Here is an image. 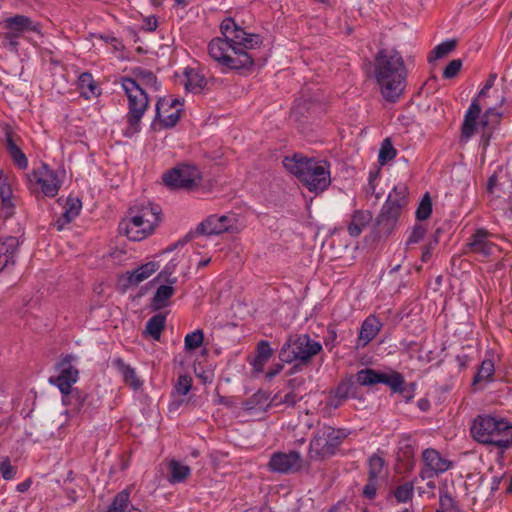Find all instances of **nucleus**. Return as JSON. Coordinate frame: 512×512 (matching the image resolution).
<instances>
[{"instance_id": "1", "label": "nucleus", "mask_w": 512, "mask_h": 512, "mask_svg": "<svg viewBox=\"0 0 512 512\" xmlns=\"http://www.w3.org/2000/svg\"><path fill=\"white\" fill-rule=\"evenodd\" d=\"M220 29L224 38H214L208 44L211 58L230 70L250 69L254 64V55L250 50L262 45V37L247 33L230 17L222 21Z\"/></svg>"}, {"instance_id": "2", "label": "nucleus", "mask_w": 512, "mask_h": 512, "mask_svg": "<svg viewBox=\"0 0 512 512\" xmlns=\"http://www.w3.org/2000/svg\"><path fill=\"white\" fill-rule=\"evenodd\" d=\"M374 77L382 97L397 102L406 88L407 68L403 56L394 48H382L374 57Z\"/></svg>"}, {"instance_id": "3", "label": "nucleus", "mask_w": 512, "mask_h": 512, "mask_svg": "<svg viewBox=\"0 0 512 512\" xmlns=\"http://www.w3.org/2000/svg\"><path fill=\"white\" fill-rule=\"evenodd\" d=\"M133 77H123L122 87L128 98V113L126 115L129 124L128 130L136 133L140 128V121L149 106V98L146 88L154 91L160 89V83L155 74L143 68H135Z\"/></svg>"}, {"instance_id": "4", "label": "nucleus", "mask_w": 512, "mask_h": 512, "mask_svg": "<svg viewBox=\"0 0 512 512\" xmlns=\"http://www.w3.org/2000/svg\"><path fill=\"white\" fill-rule=\"evenodd\" d=\"M282 163L310 192H323L331 184L329 164L326 161L296 153L291 157L286 156Z\"/></svg>"}, {"instance_id": "5", "label": "nucleus", "mask_w": 512, "mask_h": 512, "mask_svg": "<svg viewBox=\"0 0 512 512\" xmlns=\"http://www.w3.org/2000/svg\"><path fill=\"white\" fill-rule=\"evenodd\" d=\"M471 435L477 442L497 446L502 452L512 447V424L503 418L478 415L472 423Z\"/></svg>"}, {"instance_id": "6", "label": "nucleus", "mask_w": 512, "mask_h": 512, "mask_svg": "<svg viewBox=\"0 0 512 512\" xmlns=\"http://www.w3.org/2000/svg\"><path fill=\"white\" fill-rule=\"evenodd\" d=\"M130 218L119 223V232L129 240L141 241L152 234L161 222V208L155 204L129 209Z\"/></svg>"}, {"instance_id": "7", "label": "nucleus", "mask_w": 512, "mask_h": 512, "mask_svg": "<svg viewBox=\"0 0 512 512\" xmlns=\"http://www.w3.org/2000/svg\"><path fill=\"white\" fill-rule=\"evenodd\" d=\"M322 351V345L311 339L308 334H291L279 351V360L283 363L296 362L290 373L302 370L311 359Z\"/></svg>"}, {"instance_id": "8", "label": "nucleus", "mask_w": 512, "mask_h": 512, "mask_svg": "<svg viewBox=\"0 0 512 512\" xmlns=\"http://www.w3.org/2000/svg\"><path fill=\"white\" fill-rule=\"evenodd\" d=\"M408 194V188L403 183L396 185L389 193L376 219L377 229L381 235L387 236L394 230L402 209L408 204Z\"/></svg>"}, {"instance_id": "9", "label": "nucleus", "mask_w": 512, "mask_h": 512, "mask_svg": "<svg viewBox=\"0 0 512 512\" xmlns=\"http://www.w3.org/2000/svg\"><path fill=\"white\" fill-rule=\"evenodd\" d=\"M346 437L347 433L344 429L331 426L319 428L310 441L308 457L311 460H324L331 457Z\"/></svg>"}, {"instance_id": "10", "label": "nucleus", "mask_w": 512, "mask_h": 512, "mask_svg": "<svg viewBox=\"0 0 512 512\" xmlns=\"http://www.w3.org/2000/svg\"><path fill=\"white\" fill-rule=\"evenodd\" d=\"M162 179L172 189L192 190L201 184L202 174L197 166L182 163L164 173Z\"/></svg>"}, {"instance_id": "11", "label": "nucleus", "mask_w": 512, "mask_h": 512, "mask_svg": "<svg viewBox=\"0 0 512 512\" xmlns=\"http://www.w3.org/2000/svg\"><path fill=\"white\" fill-rule=\"evenodd\" d=\"M306 466L301 454L295 450H291L288 453L275 452L271 455L268 463L270 471L281 474L298 473Z\"/></svg>"}, {"instance_id": "12", "label": "nucleus", "mask_w": 512, "mask_h": 512, "mask_svg": "<svg viewBox=\"0 0 512 512\" xmlns=\"http://www.w3.org/2000/svg\"><path fill=\"white\" fill-rule=\"evenodd\" d=\"M237 230V219L235 214L228 215H210L203 220L196 228V234L220 235L225 232H234Z\"/></svg>"}, {"instance_id": "13", "label": "nucleus", "mask_w": 512, "mask_h": 512, "mask_svg": "<svg viewBox=\"0 0 512 512\" xmlns=\"http://www.w3.org/2000/svg\"><path fill=\"white\" fill-rule=\"evenodd\" d=\"M424 467L420 471V477L432 479L436 475L446 472L451 467V462L441 456V454L433 449L427 448L422 453Z\"/></svg>"}, {"instance_id": "14", "label": "nucleus", "mask_w": 512, "mask_h": 512, "mask_svg": "<svg viewBox=\"0 0 512 512\" xmlns=\"http://www.w3.org/2000/svg\"><path fill=\"white\" fill-rule=\"evenodd\" d=\"M174 271V265H167L157 276L158 279L164 278L168 284L160 285L152 299L153 307L156 310L165 308L169 305V299L174 295L173 284L177 282V277H171Z\"/></svg>"}, {"instance_id": "15", "label": "nucleus", "mask_w": 512, "mask_h": 512, "mask_svg": "<svg viewBox=\"0 0 512 512\" xmlns=\"http://www.w3.org/2000/svg\"><path fill=\"white\" fill-rule=\"evenodd\" d=\"M30 182L35 181L41 186V191L45 196L54 197L60 189V182L56 172L50 170L47 165L43 164L38 171H33L28 176Z\"/></svg>"}, {"instance_id": "16", "label": "nucleus", "mask_w": 512, "mask_h": 512, "mask_svg": "<svg viewBox=\"0 0 512 512\" xmlns=\"http://www.w3.org/2000/svg\"><path fill=\"white\" fill-rule=\"evenodd\" d=\"M73 358L74 357L71 355L64 357L59 363V366L61 367L60 374L55 378H50V383L56 385L60 392L73 389L72 385L75 384L79 378L78 369L71 365Z\"/></svg>"}, {"instance_id": "17", "label": "nucleus", "mask_w": 512, "mask_h": 512, "mask_svg": "<svg viewBox=\"0 0 512 512\" xmlns=\"http://www.w3.org/2000/svg\"><path fill=\"white\" fill-rule=\"evenodd\" d=\"M8 37H21L26 32H40V25L24 15H14L4 21Z\"/></svg>"}, {"instance_id": "18", "label": "nucleus", "mask_w": 512, "mask_h": 512, "mask_svg": "<svg viewBox=\"0 0 512 512\" xmlns=\"http://www.w3.org/2000/svg\"><path fill=\"white\" fill-rule=\"evenodd\" d=\"M489 236L490 233L486 229H477L467 243L469 251L482 257L493 255L495 250H498V246L488 240Z\"/></svg>"}, {"instance_id": "19", "label": "nucleus", "mask_w": 512, "mask_h": 512, "mask_svg": "<svg viewBox=\"0 0 512 512\" xmlns=\"http://www.w3.org/2000/svg\"><path fill=\"white\" fill-rule=\"evenodd\" d=\"M488 90H484V87L480 90L477 98L473 99L466 114L461 127V137L468 140L470 139L477 129V119L481 113V106L479 98L486 96Z\"/></svg>"}, {"instance_id": "20", "label": "nucleus", "mask_w": 512, "mask_h": 512, "mask_svg": "<svg viewBox=\"0 0 512 512\" xmlns=\"http://www.w3.org/2000/svg\"><path fill=\"white\" fill-rule=\"evenodd\" d=\"M5 142L7 152L12 159L13 163L19 169H26L28 167V159L18 145L20 138L16 136L10 126L4 128Z\"/></svg>"}, {"instance_id": "21", "label": "nucleus", "mask_w": 512, "mask_h": 512, "mask_svg": "<svg viewBox=\"0 0 512 512\" xmlns=\"http://www.w3.org/2000/svg\"><path fill=\"white\" fill-rule=\"evenodd\" d=\"M358 397V387L352 378L341 381L329 397V405L338 408L348 398Z\"/></svg>"}, {"instance_id": "22", "label": "nucleus", "mask_w": 512, "mask_h": 512, "mask_svg": "<svg viewBox=\"0 0 512 512\" xmlns=\"http://www.w3.org/2000/svg\"><path fill=\"white\" fill-rule=\"evenodd\" d=\"M18 247L19 240L16 237L8 236L0 239V272L14 267Z\"/></svg>"}, {"instance_id": "23", "label": "nucleus", "mask_w": 512, "mask_h": 512, "mask_svg": "<svg viewBox=\"0 0 512 512\" xmlns=\"http://www.w3.org/2000/svg\"><path fill=\"white\" fill-rule=\"evenodd\" d=\"M502 114L495 108H488L483 114L479 125L482 129L481 143L484 147L489 145L494 129L500 124Z\"/></svg>"}, {"instance_id": "24", "label": "nucleus", "mask_w": 512, "mask_h": 512, "mask_svg": "<svg viewBox=\"0 0 512 512\" xmlns=\"http://www.w3.org/2000/svg\"><path fill=\"white\" fill-rule=\"evenodd\" d=\"M381 327L382 323L376 316H368L361 325L357 340V348H363L370 343L380 332Z\"/></svg>"}, {"instance_id": "25", "label": "nucleus", "mask_w": 512, "mask_h": 512, "mask_svg": "<svg viewBox=\"0 0 512 512\" xmlns=\"http://www.w3.org/2000/svg\"><path fill=\"white\" fill-rule=\"evenodd\" d=\"M62 393V403L69 406L74 413L85 412L87 409V393L73 388Z\"/></svg>"}, {"instance_id": "26", "label": "nucleus", "mask_w": 512, "mask_h": 512, "mask_svg": "<svg viewBox=\"0 0 512 512\" xmlns=\"http://www.w3.org/2000/svg\"><path fill=\"white\" fill-rule=\"evenodd\" d=\"M0 198H1V207H0V215L8 218L13 214L14 205L11 201L12 198V189L10 184L8 183L7 177L0 171Z\"/></svg>"}, {"instance_id": "27", "label": "nucleus", "mask_w": 512, "mask_h": 512, "mask_svg": "<svg viewBox=\"0 0 512 512\" xmlns=\"http://www.w3.org/2000/svg\"><path fill=\"white\" fill-rule=\"evenodd\" d=\"M372 214L367 210H356L351 216V221L347 227L348 233L352 237L359 236L363 229L371 222Z\"/></svg>"}, {"instance_id": "28", "label": "nucleus", "mask_w": 512, "mask_h": 512, "mask_svg": "<svg viewBox=\"0 0 512 512\" xmlns=\"http://www.w3.org/2000/svg\"><path fill=\"white\" fill-rule=\"evenodd\" d=\"M113 366L122 374L125 384L137 390L142 382L136 375V371L130 365L126 364L122 358H116L112 361Z\"/></svg>"}, {"instance_id": "29", "label": "nucleus", "mask_w": 512, "mask_h": 512, "mask_svg": "<svg viewBox=\"0 0 512 512\" xmlns=\"http://www.w3.org/2000/svg\"><path fill=\"white\" fill-rule=\"evenodd\" d=\"M169 476L168 481L170 484H177L185 482L191 475V468L179 461L172 459L168 463Z\"/></svg>"}, {"instance_id": "30", "label": "nucleus", "mask_w": 512, "mask_h": 512, "mask_svg": "<svg viewBox=\"0 0 512 512\" xmlns=\"http://www.w3.org/2000/svg\"><path fill=\"white\" fill-rule=\"evenodd\" d=\"M158 269V264L155 262H148L134 269L131 272H127V281L130 285H138L142 281L149 278Z\"/></svg>"}, {"instance_id": "31", "label": "nucleus", "mask_w": 512, "mask_h": 512, "mask_svg": "<svg viewBox=\"0 0 512 512\" xmlns=\"http://www.w3.org/2000/svg\"><path fill=\"white\" fill-rule=\"evenodd\" d=\"M78 88L81 96L85 99H90L100 94V89L94 81L92 74L88 72H84L79 76Z\"/></svg>"}, {"instance_id": "32", "label": "nucleus", "mask_w": 512, "mask_h": 512, "mask_svg": "<svg viewBox=\"0 0 512 512\" xmlns=\"http://www.w3.org/2000/svg\"><path fill=\"white\" fill-rule=\"evenodd\" d=\"M81 207L82 204L79 199H67L65 211L56 222L58 230H61L65 224H68L75 219L79 215Z\"/></svg>"}, {"instance_id": "33", "label": "nucleus", "mask_w": 512, "mask_h": 512, "mask_svg": "<svg viewBox=\"0 0 512 512\" xmlns=\"http://www.w3.org/2000/svg\"><path fill=\"white\" fill-rule=\"evenodd\" d=\"M380 383L387 385L392 392L403 394L407 391L404 377L397 371L390 374L381 373Z\"/></svg>"}, {"instance_id": "34", "label": "nucleus", "mask_w": 512, "mask_h": 512, "mask_svg": "<svg viewBox=\"0 0 512 512\" xmlns=\"http://www.w3.org/2000/svg\"><path fill=\"white\" fill-rule=\"evenodd\" d=\"M185 89L192 93H200L205 88L206 78L194 69L185 71Z\"/></svg>"}, {"instance_id": "35", "label": "nucleus", "mask_w": 512, "mask_h": 512, "mask_svg": "<svg viewBox=\"0 0 512 512\" xmlns=\"http://www.w3.org/2000/svg\"><path fill=\"white\" fill-rule=\"evenodd\" d=\"M166 317L163 314L152 316L146 323L145 333L150 335L154 340H160L162 331L165 328Z\"/></svg>"}, {"instance_id": "36", "label": "nucleus", "mask_w": 512, "mask_h": 512, "mask_svg": "<svg viewBox=\"0 0 512 512\" xmlns=\"http://www.w3.org/2000/svg\"><path fill=\"white\" fill-rule=\"evenodd\" d=\"M168 105V101L166 99H159L157 104H156V119H158L161 124L163 125V127L165 128H171V127H174L177 122L179 121V118H180V110H176L174 112H172L171 114L163 117L162 115V108L164 106H167Z\"/></svg>"}, {"instance_id": "37", "label": "nucleus", "mask_w": 512, "mask_h": 512, "mask_svg": "<svg viewBox=\"0 0 512 512\" xmlns=\"http://www.w3.org/2000/svg\"><path fill=\"white\" fill-rule=\"evenodd\" d=\"M495 372L494 363L490 359H485L482 361L476 375L473 378L472 385L476 386L481 382H489L492 380Z\"/></svg>"}, {"instance_id": "38", "label": "nucleus", "mask_w": 512, "mask_h": 512, "mask_svg": "<svg viewBox=\"0 0 512 512\" xmlns=\"http://www.w3.org/2000/svg\"><path fill=\"white\" fill-rule=\"evenodd\" d=\"M414 440L410 435H403L399 440L398 459L409 462L414 457Z\"/></svg>"}, {"instance_id": "39", "label": "nucleus", "mask_w": 512, "mask_h": 512, "mask_svg": "<svg viewBox=\"0 0 512 512\" xmlns=\"http://www.w3.org/2000/svg\"><path fill=\"white\" fill-rule=\"evenodd\" d=\"M381 373L372 368H364L357 372V383L361 386H372L380 383Z\"/></svg>"}, {"instance_id": "40", "label": "nucleus", "mask_w": 512, "mask_h": 512, "mask_svg": "<svg viewBox=\"0 0 512 512\" xmlns=\"http://www.w3.org/2000/svg\"><path fill=\"white\" fill-rule=\"evenodd\" d=\"M397 155V151L394 148L390 138H385L379 150L378 162L381 165H385L389 161L393 160Z\"/></svg>"}, {"instance_id": "41", "label": "nucleus", "mask_w": 512, "mask_h": 512, "mask_svg": "<svg viewBox=\"0 0 512 512\" xmlns=\"http://www.w3.org/2000/svg\"><path fill=\"white\" fill-rule=\"evenodd\" d=\"M130 503V492L126 489L120 491L114 497L106 512H124Z\"/></svg>"}, {"instance_id": "42", "label": "nucleus", "mask_w": 512, "mask_h": 512, "mask_svg": "<svg viewBox=\"0 0 512 512\" xmlns=\"http://www.w3.org/2000/svg\"><path fill=\"white\" fill-rule=\"evenodd\" d=\"M273 354L269 343L267 341H260L257 345V355L254 361V366L263 367L264 364L270 359Z\"/></svg>"}, {"instance_id": "43", "label": "nucleus", "mask_w": 512, "mask_h": 512, "mask_svg": "<svg viewBox=\"0 0 512 512\" xmlns=\"http://www.w3.org/2000/svg\"><path fill=\"white\" fill-rule=\"evenodd\" d=\"M456 40H448L444 41L441 44L437 45L432 51L428 58L431 62L433 60L439 59L452 52L456 47Z\"/></svg>"}, {"instance_id": "44", "label": "nucleus", "mask_w": 512, "mask_h": 512, "mask_svg": "<svg viewBox=\"0 0 512 512\" xmlns=\"http://www.w3.org/2000/svg\"><path fill=\"white\" fill-rule=\"evenodd\" d=\"M204 342V332L201 329H197L192 333L185 336L184 345L187 351H193L199 348Z\"/></svg>"}, {"instance_id": "45", "label": "nucleus", "mask_w": 512, "mask_h": 512, "mask_svg": "<svg viewBox=\"0 0 512 512\" xmlns=\"http://www.w3.org/2000/svg\"><path fill=\"white\" fill-rule=\"evenodd\" d=\"M432 213V200L428 193L424 195L416 210V218L420 221L426 220Z\"/></svg>"}, {"instance_id": "46", "label": "nucleus", "mask_w": 512, "mask_h": 512, "mask_svg": "<svg viewBox=\"0 0 512 512\" xmlns=\"http://www.w3.org/2000/svg\"><path fill=\"white\" fill-rule=\"evenodd\" d=\"M413 491V484L411 482H405L396 488L394 496L398 502L404 503L412 499Z\"/></svg>"}, {"instance_id": "47", "label": "nucleus", "mask_w": 512, "mask_h": 512, "mask_svg": "<svg viewBox=\"0 0 512 512\" xmlns=\"http://www.w3.org/2000/svg\"><path fill=\"white\" fill-rule=\"evenodd\" d=\"M385 461L382 457L374 454L369 459V477L378 478L383 471Z\"/></svg>"}, {"instance_id": "48", "label": "nucleus", "mask_w": 512, "mask_h": 512, "mask_svg": "<svg viewBox=\"0 0 512 512\" xmlns=\"http://www.w3.org/2000/svg\"><path fill=\"white\" fill-rule=\"evenodd\" d=\"M192 383L193 380L189 375H180L174 389L178 395L184 396L190 391Z\"/></svg>"}, {"instance_id": "49", "label": "nucleus", "mask_w": 512, "mask_h": 512, "mask_svg": "<svg viewBox=\"0 0 512 512\" xmlns=\"http://www.w3.org/2000/svg\"><path fill=\"white\" fill-rule=\"evenodd\" d=\"M440 507L447 512H459L455 500L448 492H443L440 494Z\"/></svg>"}, {"instance_id": "50", "label": "nucleus", "mask_w": 512, "mask_h": 512, "mask_svg": "<svg viewBox=\"0 0 512 512\" xmlns=\"http://www.w3.org/2000/svg\"><path fill=\"white\" fill-rule=\"evenodd\" d=\"M462 68V60L454 59L449 62L443 71V78L452 79L458 75Z\"/></svg>"}, {"instance_id": "51", "label": "nucleus", "mask_w": 512, "mask_h": 512, "mask_svg": "<svg viewBox=\"0 0 512 512\" xmlns=\"http://www.w3.org/2000/svg\"><path fill=\"white\" fill-rule=\"evenodd\" d=\"M378 488V478L368 477V482L363 488V496L367 499H374Z\"/></svg>"}, {"instance_id": "52", "label": "nucleus", "mask_w": 512, "mask_h": 512, "mask_svg": "<svg viewBox=\"0 0 512 512\" xmlns=\"http://www.w3.org/2000/svg\"><path fill=\"white\" fill-rule=\"evenodd\" d=\"M426 233V229L422 225H415L408 240L407 245L420 242Z\"/></svg>"}, {"instance_id": "53", "label": "nucleus", "mask_w": 512, "mask_h": 512, "mask_svg": "<svg viewBox=\"0 0 512 512\" xmlns=\"http://www.w3.org/2000/svg\"><path fill=\"white\" fill-rule=\"evenodd\" d=\"M0 473L5 480H11L15 474V468L10 464V461L6 459L0 462Z\"/></svg>"}, {"instance_id": "54", "label": "nucleus", "mask_w": 512, "mask_h": 512, "mask_svg": "<svg viewBox=\"0 0 512 512\" xmlns=\"http://www.w3.org/2000/svg\"><path fill=\"white\" fill-rule=\"evenodd\" d=\"M303 397L302 396H298L295 392H289L287 393L283 400H282V403L288 405V406H295V404L300 401Z\"/></svg>"}, {"instance_id": "55", "label": "nucleus", "mask_w": 512, "mask_h": 512, "mask_svg": "<svg viewBox=\"0 0 512 512\" xmlns=\"http://www.w3.org/2000/svg\"><path fill=\"white\" fill-rule=\"evenodd\" d=\"M144 23L145 24H144L143 28H144V30H146L148 32H152V31L156 30L157 25H158V21L155 16L145 18Z\"/></svg>"}, {"instance_id": "56", "label": "nucleus", "mask_w": 512, "mask_h": 512, "mask_svg": "<svg viewBox=\"0 0 512 512\" xmlns=\"http://www.w3.org/2000/svg\"><path fill=\"white\" fill-rule=\"evenodd\" d=\"M433 244L429 243L422 250L421 260L422 262H428L432 256Z\"/></svg>"}, {"instance_id": "57", "label": "nucleus", "mask_w": 512, "mask_h": 512, "mask_svg": "<svg viewBox=\"0 0 512 512\" xmlns=\"http://www.w3.org/2000/svg\"><path fill=\"white\" fill-rule=\"evenodd\" d=\"M3 38H4L5 40H7V41H8V45H9V46H11V47H12V48H14V49H15V48L18 46V44H19V43H18V39H19L20 37H14V38H11V37H8V33L4 32V33H3Z\"/></svg>"}, {"instance_id": "58", "label": "nucleus", "mask_w": 512, "mask_h": 512, "mask_svg": "<svg viewBox=\"0 0 512 512\" xmlns=\"http://www.w3.org/2000/svg\"><path fill=\"white\" fill-rule=\"evenodd\" d=\"M303 383H304V379H303V378H294V379L289 380V382H288V386H289L292 390H294V389H296L297 387L301 386Z\"/></svg>"}, {"instance_id": "59", "label": "nucleus", "mask_w": 512, "mask_h": 512, "mask_svg": "<svg viewBox=\"0 0 512 512\" xmlns=\"http://www.w3.org/2000/svg\"><path fill=\"white\" fill-rule=\"evenodd\" d=\"M282 369H283V365L282 364H276L275 367L272 370L267 372L266 376L269 379H271V378L275 377L277 374H279Z\"/></svg>"}, {"instance_id": "60", "label": "nucleus", "mask_w": 512, "mask_h": 512, "mask_svg": "<svg viewBox=\"0 0 512 512\" xmlns=\"http://www.w3.org/2000/svg\"><path fill=\"white\" fill-rule=\"evenodd\" d=\"M415 383H410L409 385H407V391L405 393H403V396L406 398V400H410L412 397H413V392L415 390Z\"/></svg>"}, {"instance_id": "61", "label": "nucleus", "mask_w": 512, "mask_h": 512, "mask_svg": "<svg viewBox=\"0 0 512 512\" xmlns=\"http://www.w3.org/2000/svg\"><path fill=\"white\" fill-rule=\"evenodd\" d=\"M495 80H496V74H490L483 86L484 90L491 89L494 85Z\"/></svg>"}, {"instance_id": "62", "label": "nucleus", "mask_w": 512, "mask_h": 512, "mask_svg": "<svg viewBox=\"0 0 512 512\" xmlns=\"http://www.w3.org/2000/svg\"><path fill=\"white\" fill-rule=\"evenodd\" d=\"M496 183H497V176L495 174H493L488 179V183H487V190H488V192H492L493 191V188L496 185Z\"/></svg>"}, {"instance_id": "63", "label": "nucleus", "mask_w": 512, "mask_h": 512, "mask_svg": "<svg viewBox=\"0 0 512 512\" xmlns=\"http://www.w3.org/2000/svg\"><path fill=\"white\" fill-rule=\"evenodd\" d=\"M418 406L421 410H427L429 407V402L425 399H421L418 403Z\"/></svg>"}, {"instance_id": "64", "label": "nucleus", "mask_w": 512, "mask_h": 512, "mask_svg": "<svg viewBox=\"0 0 512 512\" xmlns=\"http://www.w3.org/2000/svg\"><path fill=\"white\" fill-rule=\"evenodd\" d=\"M29 486H30V483L26 481V482L20 483L18 485L17 489L20 492H24L29 488Z\"/></svg>"}]
</instances>
